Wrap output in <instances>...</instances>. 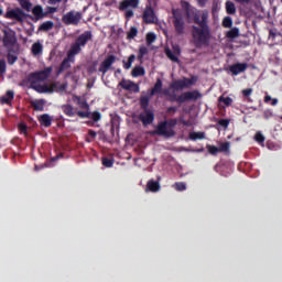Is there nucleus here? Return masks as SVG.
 I'll return each mask as SVG.
<instances>
[{
	"instance_id": "39448f33",
	"label": "nucleus",
	"mask_w": 282,
	"mask_h": 282,
	"mask_svg": "<svg viewBox=\"0 0 282 282\" xmlns=\"http://www.w3.org/2000/svg\"><path fill=\"white\" fill-rule=\"evenodd\" d=\"M4 19H10L11 21H17V23H25V19H34V15L25 13L23 9L17 7L13 9L8 8L4 13Z\"/></svg>"
},
{
	"instance_id": "aec40b11",
	"label": "nucleus",
	"mask_w": 282,
	"mask_h": 282,
	"mask_svg": "<svg viewBox=\"0 0 282 282\" xmlns=\"http://www.w3.org/2000/svg\"><path fill=\"white\" fill-rule=\"evenodd\" d=\"M248 69V63H236L229 66V72L232 76H239V74H243Z\"/></svg>"
},
{
	"instance_id": "3c124183",
	"label": "nucleus",
	"mask_w": 282,
	"mask_h": 282,
	"mask_svg": "<svg viewBox=\"0 0 282 282\" xmlns=\"http://www.w3.org/2000/svg\"><path fill=\"white\" fill-rule=\"evenodd\" d=\"M218 124L220 127H224V129H228V127L230 124V119H219Z\"/></svg>"
},
{
	"instance_id": "58836bf2",
	"label": "nucleus",
	"mask_w": 282,
	"mask_h": 282,
	"mask_svg": "<svg viewBox=\"0 0 282 282\" xmlns=\"http://www.w3.org/2000/svg\"><path fill=\"white\" fill-rule=\"evenodd\" d=\"M155 39H158L155 33L149 32L145 36L147 45H153V43H155Z\"/></svg>"
},
{
	"instance_id": "cd10ccee",
	"label": "nucleus",
	"mask_w": 282,
	"mask_h": 282,
	"mask_svg": "<svg viewBox=\"0 0 282 282\" xmlns=\"http://www.w3.org/2000/svg\"><path fill=\"white\" fill-rule=\"evenodd\" d=\"M170 102H177L178 105H184V93H182L180 96L177 94L172 93L169 97Z\"/></svg>"
},
{
	"instance_id": "69168bd1",
	"label": "nucleus",
	"mask_w": 282,
	"mask_h": 282,
	"mask_svg": "<svg viewBox=\"0 0 282 282\" xmlns=\"http://www.w3.org/2000/svg\"><path fill=\"white\" fill-rule=\"evenodd\" d=\"M171 94H172V93H171L169 89L163 90V96H169V97H170Z\"/></svg>"
},
{
	"instance_id": "9d476101",
	"label": "nucleus",
	"mask_w": 282,
	"mask_h": 282,
	"mask_svg": "<svg viewBox=\"0 0 282 282\" xmlns=\"http://www.w3.org/2000/svg\"><path fill=\"white\" fill-rule=\"evenodd\" d=\"M53 67L48 66L44 68L43 70L34 72L29 74L28 76V83H43L44 80H47L50 76H52Z\"/></svg>"
},
{
	"instance_id": "e433bc0d",
	"label": "nucleus",
	"mask_w": 282,
	"mask_h": 282,
	"mask_svg": "<svg viewBox=\"0 0 282 282\" xmlns=\"http://www.w3.org/2000/svg\"><path fill=\"white\" fill-rule=\"evenodd\" d=\"M206 138V133L204 132H192L189 133V139L191 140H204Z\"/></svg>"
},
{
	"instance_id": "2f4dec72",
	"label": "nucleus",
	"mask_w": 282,
	"mask_h": 282,
	"mask_svg": "<svg viewBox=\"0 0 282 282\" xmlns=\"http://www.w3.org/2000/svg\"><path fill=\"white\" fill-rule=\"evenodd\" d=\"M162 79L158 78L154 87L151 89V96H155V94H162Z\"/></svg>"
},
{
	"instance_id": "6e6d98bb",
	"label": "nucleus",
	"mask_w": 282,
	"mask_h": 282,
	"mask_svg": "<svg viewBox=\"0 0 282 282\" xmlns=\"http://www.w3.org/2000/svg\"><path fill=\"white\" fill-rule=\"evenodd\" d=\"M96 135H98V133H96V131L94 130H88V137L90 139H87V142H91L93 140H95Z\"/></svg>"
},
{
	"instance_id": "dca6fc26",
	"label": "nucleus",
	"mask_w": 282,
	"mask_h": 282,
	"mask_svg": "<svg viewBox=\"0 0 282 282\" xmlns=\"http://www.w3.org/2000/svg\"><path fill=\"white\" fill-rule=\"evenodd\" d=\"M30 88L37 91V94H54V86H50L47 84L41 85L39 82H32V84H30Z\"/></svg>"
},
{
	"instance_id": "13d9d810",
	"label": "nucleus",
	"mask_w": 282,
	"mask_h": 282,
	"mask_svg": "<svg viewBox=\"0 0 282 282\" xmlns=\"http://www.w3.org/2000/svg\"><path fill=\"white\" fill-rule=\"evenodd\" d=\"M19 129H20L21 133H24V134L28 133V124L20 123Z\"/></svg>"
},
{
	"instance_id": "a18cd8bd",
	"label": "nucleus",
	"mask_w": 282,
	"mask_h": 282,
	"mask_svg": "<svg viewBox=\"0 0 282 282\" xmlns=\"http://www.w3.org/2000/svg\"><path fill=\"white\" fill-rule=\"evenodd\" d=\"M133 61H135V56L132 54L128 57V62L123 61V68L131 69V65H133Z\"/></svg>"
},
{
	"instance_id": "79ce46f5",
	"label": "nucleus",
	"mask_w": 282,
	"mask_h": 282,
	"mask_svg": "<svg viewBox=\"0 0 282 282\" xmlns=\"http://www.w3.org/2000/svg\"><path fill=\"white\" fill-rule=\"evenodd\" d=\"M165 54H166L167 58H170V61H172L173 63H180V58L173 54V51L166 48Z\"/></svg>"
},
{
	"instance_id": "603ef678",
	"label": "nucleus",
	"mask_w": 282,
	"mask_h": 282,
	"mask_svg": "<svg viewBox=\"0 0 282 282\" xmlns=\"http://www.w3.org/2000/svg\"><path fill=\"white\" fill-rule=\"evenodd\" d=\"M256 142H259V144H262V142H265V137L262 135L261 132H257L254 135Z\"/></svg>"
},
{
	"instance_id": "6e6552de",
	"label": "nucleus",
	"mask_w": 282,
	"mask_h": 282,
	"mask_svg": "<svg viewBox=\"0 0 282 282\" xmlns=\"http://www.w3.org/2000/svg\"><path fill=\"white\" fill-rule=\"evenodd\" d=\"M195 83H197L196 76H192L191 78L183 77L182 79L172 82L170 87L171 89H174V91H183V89H189V87H193Z\"/></svg>"
},
{
	"instance_id": "ddd939ff",
	"label": "nucleus",
	"mask_w": 282,
	"mask_h": 282,
	"mask_svg": "<svg viewBox=\"0 0 282 282\" xmlns=\"http://www.w3.org/2000/svg\"><path fill=\"white\" fill-rule=\"evenodd\" d=\"M76 54L72 51H68L67 56L62 61L58 69H57V76H61L65 72V69H69L72 67V63H75L76 61Z\"/></svg>"
},
{
	"instance_id": "de8ad7c7",
	"label": "nucleus",
	"mask_w": 282,
	"mask_h": 282,
	"mask_svg": "<svg viewBox=\"0 0 282 282\" xmlns=\"http://www.w3.org/2000/svg\"><path fill=\"white\" fill-rule=\"evenodd\" d=\"M102 164L106 166V169H111V166H113V159L104 158Z\"/></svg>"
},
{
	"instance_id": "72a5a7b5",
	"label": "nucleus",
	"mask_w": 282,
	"mask_h": 282,
	"mask_svg": "<svg viewBox=\"0 0 282 282\" xmlns=\"http://www.w3.org/2000/svg\"><path fill=\"white\" fill-rule=\"evenodd\" d=\"M239 36V28H232L231 30L226 32L227 39H238Z\"/></svg>"
},
{
	"instance_id": "338daca9",
	"label": "nucleus",
	"mask_w": 282,
	"mask_h": 282,
	"mask_svg": "<svg viewBox=\"0 0 282 282\" xmlns=\"http://www.w3.org/2000/svg\"><path fill=\"white\" fill-rule=\"evenodd\" d=\"M270 100H272V97L270 95H267L264 97V102H270Z\"/></svg>"
},
{
	"instance_id": "412c9836",
	"label": "nucleus",
	"mask_w": 282,
	"mask_h": 282,
	"mask_svg": "<svg viewBox=\"0 0 282 282\" xmlns=\"http://www.w3.org/2000/svg\"><path fill=\"white\" fill-rule=\"evenodd\" d=\"M140 6V0H123L119 4V10L124 12V10H129V8H138Z\"/></svg>"
},
{
	"instance_id": "c03bdc74",
	"label": "nucleus",
	"mask_w": 282,
	"mask_h": 282,
	"mask_svg": "<svg viewBox=\"0 0 282 282\" xmlns=\"http://www.w3.org/2000/svg\"><path fill=\"white\" fill-rule=\"evenodd\" d=\"M149 102H150L149 97H147V96L141 97V98H140V106H141V109H143V110L149 109Z\"/></svg>"
},
{
	"instance_id": "864d4df0",
	"label": "nucleus",
	"mask_w": 282,
	"mask_h": 282,
	"mask_svg": "<svg viewBox=\"0 0 282 282\" xmlns=\"http://www.w3.org/2000/svg\"><path fill=\"white\" fill-rule=\"evenodd\" d=\"M8 65L6 64V59H0V74H4Z\"/></svg>"
},
{
	"instance_id": "5fc2aeb1",
	"label": "nucleus",
	"mask_w": 282,
	"mask_h": 282,
	"mask_svg": "<svg viewBox=\"0 0 282 282\" xmlns=\"http://www.w3.org/2000/svg\"><path fill=\"white\" fill-rule=\"evenodd\" d=\"M177 112V107H169L166 110L167 116H175V113Z\"/></svg>"
},
{
	"instance_id": "7c9ffc66",
	"label": "nucleus",
	"mask_w": 282,
	"mask_h": 282,
	"mask_svg": "<svg viewBox=\"0 0 282 282\" xmlns=\"http://www.w3.org/2000/svg\"><path fill=\"white\" fill-rule=\"evenodd\" d=\"M54 29L53 21H45L39 26V32H50V30Z\"/></svg>"
},
{
	"instance_id": "e2e57ef3",
	"label": "nucleus",
	"mask_w": 282,
	"mask_h": 282,
	"mask_svg": "<svg viewBox=\"0 0 282 282\" xmlns=\"http://www.w3.org/2000/svg\"><path fill=\"white\" fill-rule=\"evenodd\" d=\"M62 0H48L50 6H56L57 3H61Z\"/></svg>"
},
{
	"instance_id": "0e129e2a",
	"label": "nucleus",
	"mask_w": 282,
	"mask_h": 282,
	"mask_svg": "<svg viewBox=\"0 0 282 282\" xmlns=\"http://www.w3.org/2000/svg\"><path fill=\"white\" fill-rule=\"evenodd\" d=\"M236 3H250V0H235Z\"/></svg>"
},
{
	"instance_id": "6ab92c4d",
	"label": "nucleus",
	"mask_w": 282,
	"mask_h": 282,
	"mask_svg": "<svg viewBox=\"0 0 282 282\" xmlns=\"http://www.w3.org/2000/svg\"><path fill=\"white\" fill-rule=\"evenodd\" d=\"M202 98V93L199 90H192V91H185L183 93V102H197Z\"/></svg>"
},
{
	"instance_id": "4d7b16f0",
	"label": "nucleus",
	"mask_w": 282,
	"mask_h": 282,
	"mask_svg": "<svg viewBox=\"0 0 282 282\" xmlns=\"http://www.w3.org/2000/svg\"><path fill=\"white\" fill-rule=\"evenodd\" d=\"M133 14H134V13H133V10L128 9V10L126 11V14H124L127 21H131V19H133Z\"/></svg>"
},
{
	"instance_id": "8fccbe9b",
	"label": "nucleus",
	"mask_w": 282,
	"mask_h": 282,
	"mask_svg": "<svg viewBox=\"0 0 282 282\" xmlns=\"http://www.w3.org/2000/svg\"><path fill=\"white\" fill-rule=\"evenodd\" d=\"M174 188H175L176 191H180V192L186 191V183H184V182H177V183H175Z\"/></svg>"
},
{
	"instance_id": "37998d69",
	"label": "nucleus",
	"mask_w": 282,
	"mask_h": 282,
	"mask_svg": "<svg viewBox=\"0 0 282 282\" xmlns=\"http://www.w3.org/2000/svg\"><path fill=\"white\" fill-rule=\"evenodd\" d=\"M134 36H138V28L137 26H131L128 34L127 39L131 41Z\"/></svg>"
},
{
	"instance_id": "680f3d73",
	"label": "nucleus",
	"mask_w": 282,
	"mask_h": 282,
	"mask_svg": "<svg viewBox=\"0 0 282 282\" xmlns=\"http://www.w3.org/2000/svg\"><path fill=\"white\" fill-rule=\"evenodd\" d=\"M208 0H197V3H198V6H199V8H204V6H206V2H207Z\"/></svg>"
},
{
	"instance_id": "423d86ee",
	"label": "nucleus",
	"mask_w": 282,
	"mask_h": 282,
	"mask_svg": "<svg viewBox=\"0 0 282 282\" xmlns=\"http://www.w3.org/2000/svg\"><path fill=\"white\" fill-rule=\"evenodd\" d=\"M91 39H94V33H91V31H85L76 39L69 51L73 54L77 55L79 52L83 51L82 47H85V45H87V43H89Z\"/></svg>"
},
{
	"instance_id": "a19ab883",
	"label": "nucleus",
	"mask_w": 282,
	"mask_h": 282,
	"mask_svg": "<svg viewBox=\"0 0 282 282\" xmlns=\"http://www.w3.org/2000/svg\"><path fill=\"white\" fill-rule=\"evenodd\" d=\"M219 153H230V142H224L218 148Z\"/></svg>"
},
{
	"instance_id": "20e7f679",
	"label": "nucleus",
	"mask_w": 282,
	"mask_h": 282,
	"mask_svg": "<svg viewBox=\"0 0 282 282\" xmlns=\"http://www.w3.org/2000/svg\"><path fill=\"white\" fill-rule=\"evenodd\" d=\"M160 0H147L145 9L143 11V23L151 25L158 23V15L155 14V8Z\"/></svg>"
},
{
	"instance_id": "f704fd0d",
	"label": "nucleus",
	"mask_w": 282,
	"mask_h": 282,
	"mask_svg": "<svg viewBox=\"0 0 282 282\" xmlns=\"http://www.w3.org/2000/svg\"><path fill=\"white\" fill-rule=\"evenodd\" d=\"M218 102L219 105H225V107H230V105H232V98L230 97H225L224 95H221L219 98H218Z\"/></svg>"
},
{
	"instance_id": "774afa93",
	"label": "nucleus",
	"mask_w": 282,
	"mask_h": 282,
	"mask_svg": "<svg viewBox=\"0 0 282 282\" xmlns=\"http://www.w3.org/2000/svg\"><path fill=\"white\" fill-rule=\"evenodd\" d=\"M271 105L272 107H275V105H279V99H272Z\"/></svg>"
},
{
	"instance_id": "c85d7f7f",
	"label": "nucleus",
	"mask_w": 282,
	"mask_h": 282,
	"mask_svg": "<svg viewBox=\"0 0 282 282\" xmlns=\"http://www.w3.org/2000/svg\"><path fill=\"white\" fill-rule=\"evenodd\" d=\"M18 3L21 10H25V12H32V2L30 0H18Z\"/></svg>"
},
{
	"instance_id": "bf43d9fd",
	"label": "nucleus",
	"mask_w": 282,
	"mask_h": 282,
	"mask_svg": "<svg viewBox=\"0 0 282 282\" xmlns=\"http://www.w3.org/2000/svg\"><path fill=\"white\" fill-rule=\"evenodd\" d=\"M242 95L245 96V98H248L249 96H252V88L243 89Z\"/></svg>"
},
{
	"instance_id": "4468645a",
	"label": "nucleus",
	"mask_w": 282,
	"mask_h": 282,
	"mask_svg": "<svg viewBox=\"0 0 282 282\" xmlns=\"http://www.w3.org/2000/svg\"><path fill=\"white\" fill-rule=\"evenodd\" d=\"M2 43L7 50H12L17 45V35L13 32L4 30Z\"/></svg>"
},
{
	"instance_id": "4be33fe9",
	"label": "nucleus",
	"mask_w": 282,
	"mask_h": 282,
	"mask_svg": "<svg viewBox=\"0 0 282 282\" xmlns=\"http://www.w3.org/2000/svg\"><path fill=\"white\" fill-rule=\"evenodd\" d=\"M161 186H160V182L155 181V180H150L147 183V188L145 191L150 193H158V191H160Z\"/></svg>"
},
{
	"instance_id": "bb28decb",
	"label": "nucleus",
	"mask_w": 282,
	"mask_h": 282,
	"mask_svg": "<svg viewBox=\"0 0 282 282\" xmlns=\"http://www.w3.org/2000/svg\"><path fill=\"white\" fill-rule=\"evenodd\" d=\"M31 53L33 56H41L43 54V44L35 42L31 47Z\"/></svg>"
},
{
	"instance_id": "1a4fd4ad",
	"label": "nucleus",
	"mask_w": 282,
	"mask_h": 282,
	"mask_svg": "<svg viewBox=\"0 0 282 282\" xmlns=\"http://www.w3.org/2000/svg\"><path fill=\"white\" fill-rule=\"evenodd\" d=\"M172 15L175 33L177 36H182L186 32V22H184V17L180 10L175 9L172 10Z\"/></svg>"
},
{
	"instance_id": "052dcab7",
	"label": "nucleus",
	"mask_w": 282,
	"mask_h": 282,
	"mask_svg": "<svg viewBox=\"0 0 282 282\" xmlns=\"http://www.w3.org/2000/svg\"><path fill=\"white\" fill-rule=\"evenodd\" d=\"M272 116H274V113L271 112V110H265V111H264V118H265V120L272 118Z\"/></svg>"
},
{
	"instance_id": "f8f14e48",
	"label": "nucleus",
	"mask_w": 282,
	"mask_h": 282,
	"mask_svg": "<svg viewBox=\"0 0 282 282\" xmlns=\"http://www.w3.org/2000/svg\"><path fill=\"white\" fill-rule=\"evenodd\" d=\"M62 111L65 113V116H68V118H74V116H78L79 118H89V116H91V112L89 111H76L74 106L69 104L63 105Z\"/></svg>"
},
{
	"instance_id": "7ed1b4c3",
	"label": "nucleus",
	"mask_w": 282,
	"mask_h": 282,
	"mask_svg": "<svg viewBox=\"0 0 282 282\" xmlns=\"http://www.w3.org/2000/svg\"><path fill=\"white\" fill-rule=\"evenodd\" d=\"M183 10H185V17L187 23H195V25L202 24V13L197 8L191 6L188 1H181Z\"/></svg>"
},
{
	"instance_id": "b1692460",
	"label": "nucleus",
	"mask_w": 282,
	"mask_h": 282,
	"mask_svg": "<svg viewBox=\"0 0 282 282\" xmlns=\"http://www.w3.org/2000/svg\"><path fill=\"white\" fill-rule=\"evenodd\" d=\"M45 99H36L31 101V107L34 111H45Z\"/></svg>"
},
{
	"instance_id": "393cba45",
	"label": "nucleus",
	"mask_w": 282,
	"mask_h": 282,
	"mask_svg": "<svg viewBox=\"0 0 282 282\" xmlns=\"http://www.w3.org/2000/svg\"><path fill=\"white\" fill-rule=\"evenodd\" d=\"M14 100V91L8 90L4 96L0 98L1 105H10Z\"/></svg>"
},
{
	"instance_id": "f03ea898",
	"label": "nucleus",
	"mask_w": 282,
	"mask_h": 282,
	"mask_svg": "<svg viewBox=\"0 0 282 282\" xmlns=\"http://www.w3.org/2000/svg\"><path fill=\"white\" fill-rule=\"evenodd\" d=\"M170 127V129H169ZM173 127H177V119H170L160 122L156 126L155 131H153V135H163V138H174L175 130H173Z\"/></svg>"
},
{
	"instance_id": "a211bd4d",
	"label": "nucleus",
	"mask_w": 282,
	"mask_h": 282,
	"mask_svg": "<svg viewBox=\"0 0 282 282\" xmlns=\"http://www.w3.org/2000/svg\"><path fill=\"white\" fill-rule=\"evenodd\" d=\"M116 63V55H108L99 66V72L106 74L111 69V65Z\"/></svg>"
},
{
	"instance_id": "f3484780",
	"label": "nucleus",
	"mask_w": 282,
	"mask_h": 282,
	"mask_svg": "<svg viewBox=\"0 0 282 282\" xmlns=\"http://www.w3.org/2000/svg\"><path fill=\"white\" fill-rule=\"evenodd\" d=\"M118 85L126 91H133V94H140V86H138V84H135L134 82H131V79H123Z\"/></svg>"
},
{
	"instance_id": "a878e982",
	"label": "nucleus",
	"mask_w": 282,
	"mask_h": 282,
	"mask_svg": "<svg viewBox=\"0 0 282 282\" xmlns=\"http://www.w3.org/2000/svg\"><path fill=\"white\" fill-rule=\"evenodd\" d=\"M8 54H7V61L10 65H14V63H17V61H19V56L17 55V53L14 52V50L9 48L7 50Z\"/></svg>"
},
{
	"instance_id": "c756f323",
	"label": "nucleus",
	"mask_w": 282,
	"mask_h": 282,
	"mask_svg": "<svg viewBox=\"0 0 282 282\" xmlns=\"http://www.w3.org/2000/svg\"><path fill=\"white\" fill-rule=\"evenodd\" d=\"M144 74H147V72L144 70V67H142V66H134L133 69L131 70V76L133 78L144 76Z\"/></svg>"
},
{
	"instance_id": "5701e85b",
	"label": "nucleus",
	"mask_w": 282,
	"mask_h": 282,
	"mask_svg": "<svg viewBox=\"0 0 282 282\" xmlns=\"http://www.w3.org/2000/svg\"><path fill=\"white\" fill-rule=\"evenodd\" d=\"M39 122L42 127H45L47 129L52 127V117L48 113L41 115L39 117Z\"/></svg>"
},
{
	"instance_id": "9b49d317",
	"label": "nucleus",
	"mask_w": 282,
	"mask_h": 282,
	"mask_svg": "<svg viewBox=\"0 0 282 282\" xmlns=\"http://www.w3.org/2000/svg\"><path fill=\"white\" fill-rule=\"evenodd\" d=\"M83 21V13L80 11H68L62 17V23L64 25H78Z\"/></svg>"
},
{
	"instance_id": "0eeeda50",
	"label": "nucleus",
	"mask_w": 282,
	"mask_h": 282,
	"mask_svg": "<svg viewBox=\"0 0 282 282\" xmlns=\"http://www.w3.org/2000/svg\"><path fill=\"white\" fill-rule=\"evenodd\" d=\"M56 12H58V7H46V11L44 12L43 7L41 4H36L32 9V14H33L32 21L36 23L42 19H45L47 14H54Z\"/></svg>"
},
{
	"instance_id": "09e8293b",
	"label": "nucleus",
	"mask_w": 282,
	"mask_h": 282,
	"mask_svg": "<svg viewBox=\"0 0 282 282\" xmlns=\"http://www.w3.org/2000/svg\"><path fill=\"white\" fill-rule=\"evenodd\" d=\"M223 26L224 28H232V18H230V17L224 18Z\"/></svg>"
},
{
	"instance_id": "2eb2a0df",
	"label": "nucleus",
	"mask_w": 282,
	"mask_h": 282,
	"mask_svg": "<svg viewBox=\"0 0 282 282\" xmlns=\"http://www.w3.org/2000/svg\"><path fill=\"white\" fill-rule=\"evenodd\" d=\"M139 120L142 122L143 127H149L155 121V112L151 109H145L139 115Z\"/></svg>"
},
{
	"instance_id": "ea45409f",
	"label": "nucleus",
	"mask_w": 282,
	"mask_h": 282,
	"mask_svg": "<svg viewBox=\"0 0 282 282\" xmlns=\"http://www.w3.org/2000/svg\"><path fill=\"white\" fill-rule=\"evenodd\" d=\"M88 118H91L93 122H100V120H102V113H100V111H94L90 112Z\"/></svg>"
},
{
	"instance_id": "473e14b6",
	"label": "nucleus",
	"mask_w": 282,
	"mask_h": 282,
	"mask_svg": "<svg viewBox=\"0 0 282 282\" xmlns=\"http://www.w3.org/2000/svg\"><path fill=\"white\" fill-rule=\"evenodd\" d=\"M225 6L227 14H237V7H235V2L227 1Z\"/></svg>"
},
{
	"instance_id": "c9c22d12",
	"label": "nucleus",
	"mask_w": 282,
	"mask_h": 282,
	"mask_svg": "<svg viewBox=\"0 0 282 282\" xmlns=\"http://www.w3.org/2000/svg\"><path fill=\"white\" fill-rule=\"evenodd\" d=\"M149 54V48L144 45L139 47L138 61H142Z\"/></svg>"
},
{
	"instance_id": "4c0bfd02",
	"label": "nucleus",
	"mask_w": 282,
	"mask_h": 282,
	"mask_svg": "<svg viewBox=\"0 0 282 282\" xmlns=\"http://www.w3.org/2000/svg\"><path fill=\"white\" fill-rule=\"evenodd\" d=\"M77 105L80 109H85L86 111H89V104L87 100L80 99V97H76Z\"/></svg>"
},
{
	"instance_id": "f257e3e1",
	"label": "nucleus",
	"mask_w": 282,
	"mask_h": 282,
	"mask_svg": "<svg viewBox=\"0 0 282 282\" xmlns=\"http://www.w3.org/2000/svg\"><path fill=\"white\" fill-rule=\"evenodd\" d=\"M210 39H213V33L208 25V14L203 13L200 24L192 25V43L196 50H202V47L210 46Z\"/></svg>"
},
{
	"instance_id": "49530a36",
	"label": "nucleus",
	"mask_w": 282,
	"mask_h": 282,
	"mask_svg": "<svg viewBox=\"0 0 282 282\" xmlns=\"http://www.w3.org/2000/svg\"><path fill=\"white\" fill-rule=\"evenodd\" d=\"M206 148L210 155H217V153H219V148H217L215 145L207 144Z\"/></svg>"
}]
</instances>
